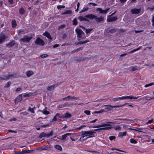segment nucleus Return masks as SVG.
<instances>
[{
	"instance_id": "5701e85b",
	"label": "nucleus",
	"mask_w": 154,
	"mask_h": 154,
	"mask_svg": "<svg viewBox=\"0 0 154 154\" xmlns=\"http://www.w3.org/2000/svg\"><path fill=\"white\" fill-rule=\"evenodd\" d=\"M13 75V74H9L7 75H3V79L4 80H6L10 78Z\"/></svg>"
},
{
	"instance_id": "f257e3e1",
	"label": "nucleus",
	"mask_w": 154,
	"mask_h": 154,
	"mask_svg": "<svg viewBox=\"0 0 154 154\" xmlns=\"http://www.w3.org/2000/svg\"><path fill=\"white\" fill-rule=\"evenodd\" d=\"M75 32L77 34V37L78 40H80L81 39H84L86 38L85 33L81 29H76Z\"/></svg>"
},
{
	"instance_id": "393cba45",
	"label": "nucleus",
	"mask_w": 154,
	"mask_h": 154,
	"mask_svg": "<svg viewBox=\"0 0 154 154\" xmlns=\"http://www.w3.org/2000/svg\"><path fill=\"white\" fill-rule=\"evenodd\" d=\"M88 58V57H82L78 58L77 59V60L78 61H83Z\"/></svg>"
},
{
	"instance_id": "39448f33",
	"label": "nucleus",
	"mask_w": 154,
	"mask_h": 154,
	"mask_svg": "<svg viewBox=\"0 0 154 154\" xmlns=\"http://www.w3.org/2000/svg\"><path fill=\"white\" fill-rule=\"evenodd\" d=\"M53 134V131H51L49 134H46L44 132H42L40 134L38 137L40 138H42L43 137H49L50 136H52Z\"/></svg>"
},
{
	"instance_id": "aec40b11",
	"label": "nucleus",
	"mask_w": 154,
	"mask_h": 154,
	"mask_svg": "<svg viewBox=\"0 0 154 154\" xmlns=\"http://www.w3.org/2000/svg\"><path fill=\"white\" fill-rule=\"evenodd\" d=\"M22 95L21 94L17 96L15 99V101L17 102L20 101L22 99Z\"/></svg>"
},
{
	"instance_id": "ea45409f",
	"label": "nucleus",
	"mask_w": 154,
	"mask_h": 154,
	"mask_svg": "<svg viewBox=\"0 0 154 154\" xmlns=\"http://www.w3.org/2000/svg\"><path fill=\"white\" fill-rule=\"evenodd\" d=\"M67 97H69V98H70L72 99H74L75 100H76L78 99V98L75 97H74L73 96H67Z\"/></svg>"
},
{
	"instance_id": "4c0bfd02",
	"label": "nucleus",
	"mask_w": 154,
	"mask_h": 154,
	"mask_svg": "<svg viewBox=\"0 0 154 154\" xmlns=\"http://www.w3.org/2000/svg\"><path fill=\"white\" fill-rule=\"evenodd\" d=\"M56 116H57V117L62 118L63 119V115L62 114H60L59 113H57L56 114Z\"/></svg>"
},
{
	"instance_id": "f3484780",
	"label": "nucleus",
	"mask_w": 154,
	"mask_h": 154,
	"mask_svg": "<svg viewBox=\"0 0 154 154\" xmlns=\"http://www.w3.org/2000/svg\"><path fill=\"white\" fill-rule=\"evenodd\" d=\"M32 150H24L22 151L19 152L17 154H23L24 153H28L31 152L32 151Z\"/></svg>"
},
{
	"instance_id": "4be33fe9",
	"label": "nucleus",
	"mask_w": 154,
	"mask_h": 154,
	"mask_svg": "<svg viewBox=\"0 0 154 154\" xmlns=\"http://www.w3.org/2000/svg\"><path fill=\"white\" fill-rule=\"evenodd\" d=\"M80 27L85 30V32L87 34L90 33V32L93 30L92 28L87 29H85L84 27L82 26H80Z\"/></svg>"
},
{
	"instance_id": "5fc2aeb1",
	"label": "nucleus",
	"mask_w": 154,
	"mask_h": 154,
	"mask_svg": "<svg viewBox=\"0 0 154 154\" xmlns=\"http://www.w3.org/2000/svg\"><path fill=\"white\" fill-rule=\"evenodd\" d=\"M65 27H66V25L65 24L61 25L59 27L58 29H63V28Z\"/></svg>"
},
{
	"instance_id": "37998d69",
	"label": "nucleus",
	"mask_w": 154,
	"mask_h": 154,
	"mask_svg": "<svg viewBox=\"0 0 154 154\" xmlns=\"http://www.w3.org/2000/svg\"><path fill=\"white\" fill-rule=\"evenodd\" d=\"M48 56V55L47 54H43L41 55L40 57L42 58H45Z\"/></svg>"
},
{
	"instance_id": "6e6552de",
	"label": "nucleus",
	"mask_w": 154,
	"mask_h": 154,
	"mask_svg": "<svg viewBox=\"0 0 154 154\" xmlns=\"http://www.w3.org/2000/svg\"><path fill=\"white\" fill-rule=\"evenodd\" d=\"M7 38V36L2 33L0 35V44L5 42Z\"/></svg>"
},
{
	"instance_id": "49530a36",
	"label": "nucleus",
	"mask_w": 154,
	"mask_h": 154,
	"mask_svg": "<svg viewBox=\"0 0 154 154\" xmlns=\"http://www.w3.org/2000/svg\"><path fill=\"white\" fill-rule=\"evenodd\" d=\"M130 142L132 143H137V141L134 139L131 138L130 139Z\"/></svg>"
},
{
	"instance_id": "bf43d9fd",
	"label": "nucleus",
	"mask_w": 154,
	"mask_h": 154,
	"mask_svg": "<svg viewBox=\"0 0 154 154\" xmlns=\"http://www.w3.org/2000/svg\"><path fill=\"white\" fill-rule=\"evenodd\" d=\"M86 125H82L80 127H79V128H77V129H79V130H80V129H82V128H83L84 127H86Z\"/></svg>"
},
{
	"instance_id": "864d4df0",
	"label": "nucleus",
	"mask_w": 154,
	"mask_h": 154,
	"mask_svg": "<svg viewBox=\"0 0 154 154\" xmlns=\"http://www.w3.org/2000/svg\"><path fill=\"white\" fill-rule=\"evenodd\" d=\"M116 138L115 136H111L109 137V139L110 140L112 141Z\"/></svg>"
},
{
	"instance_id": "4468645a",
	"label": "nucleus",
	"mask_w": 154,
	"mask_h": 154,
	"mask_svg": "<svg viewBox=\"0 0 154 154\" xmlns=\"http://www.w3.org/2000/svg\"><path fill=\"white\" fill-rule=\"evenodd\" d=\"M95 20L97 23H100L101 22H103L104 21V17H97L96 18H95Z\"/></svg>"
},
{
	"instance_id": "6e6d98bb",
	"label": "nucleus",
	"mask_w": 154,
	"mask_h": 154,
	"mask_svg": "<svg viewBox=\"0 0 154 154\" xmlns=\"http://www.w3.org/2000/svg\"><path fill=\"white\" fill-rule=\"evenodd\" d=\"M153 121V119H151L149 120L146 123V125H148L150 123H152Z\"/></svg>"
},
{
	"instance_id": "de8ad7c7",
	"label": "nucleus",
	"mask_w": 154,
	"mask_h": 154,
	"mask_svg": "<svg viewBox=\"0 0 154 154\" xmlns=\"http://www.w3.org/2000/svg\"><path fill=\"white\" fill-rule=\"evenodd\" d=\"M90 111L88 110H86L84 111V113L87 115H89L90 114Z\"/></svg>"
},
{
	"instance_id": "0eeeda50",
	"label": "nucleus",
	"mask_w": 154,
	"mask_h": 154,
	"mask_svg": "<svg viewBox=\"0 0 154 154\" xmlns=\"http://www.w3.org/2000/svg\"><path fill=\"white\" fill-rule=\"evenodd\" d=\"M141 11V8H136L131 9L130 12L131 14H139Z\"/></svg>"
},
{
	"instance_id": "c9c22d12",
	"label": "nucleus",
	"mask_w": 154,
	"mask_h": 154,
	"mask_svg": "<svg viewBox=\"0 0 154 154\" xmlns=\"http://www.w3.org/2000/svg\"><path fill=\"white\" fill-rule=\"evenodd\" d=\"M117 29H112L109 31V32H110L112 34L115 32H116L117 31Z\"/></svg>"
},
{
	"instance_id": "a18cd8bd",
	"label": "nucleus",
	"mask_w": 154,
	"mask_h": 154,
	"mask_svg": "<svg viewBox=\"0 0 154 154\" xmlns=\"http://www.w3.org/2000/svg\"><path fill=\"white\" fill-rule=\"evenodd\" d=\"M41 112H42L44 114L46 115L50 113V112L48 111L47 110H42L41 111Z\"/></svg>"
},
{
	"instance_id": "6ab92c4d",
	"label": "nucleus",
	"mask_w": 154,
	"mask_h": 154,
	"mask_svg": "<svg viewBox=\"0 0 154 154\" xmlns=\"http://www.w3.org/2000/svg\"><path fill=\"white\" fill-rule=\"evenodd\" d=\"M58 85L57 84H54L51 86L48 87L47 89L49 91H52L54 89L55 87H57Z\"/></svg>"
},
{
	"instance_id": "2eb2a0df",
	"label": "nucleus",
	"mask_w": 154,
	"mask_h": 154,
	"mask_svg": "<svg viewBox=\"0 0 154 154\" xmlns=\"http://www.w3.org/2000/svg\"><path fill=\"white\" fill-rule=\"evenodd\" d=\"M71 134L70 133H66L61 136V138L60 139L61 140H65L67 137L70 135Z\"/></svg>"
},
{
	"instance_id": "e2e57ef3",
	"label": "nucleus",
	"mask_w": 154,
	"mask_h": 154,
	"mask_svg": "<svg viewBox=\"0 0 154 154\" xmlns=\"http://www.w3.org/2000/svg\"><path fill=\"white\" fill-rule=\"evenodd\" d=\"M57 116H56V115H55V116L52 119V121H56L57 120Z\"/></svg>"
},
{
	"instance_id": "c85d7f7f",
	"label": "nucleus",
	"mask_w": 154,
	"mask_h": 154,
	"mask_svg": "<svg viewBox=\"0 0 154 154\" xmlns=\"http://www.w3.org/2000/svg\"><path fill=\"white\" fill-rule=\"evenodd\" d=\"M54 147L60 151H62L63 149L61 146L59 145H55Z\"/></svg>"
},
{
	"instance_id": "473e14b6",
	"label": "nucleus",
	"mask_w": 154,
	"mask_h": 154,
	"mask_svg": "<svg viewBox=\"0 0 154 154\" xmlns=\"http://www.w3.org/2000/svg\"><path fill=\"white\" fill-rule=\"evenodd\" d=\"M11 82H8L5 85L4 88H9L11 85Z\"/></svg>"
},
{
	"instance_id": "c03bdc74",
	"label": "nucleus",
	"mask_w": 154,
	"mask_h": 154,
	"mask_svg": "<svg viewBox=\"0 0 154 154\" xmlns=\"http://www.w3.org/2000/svg\"><path fill=\"white\" fill-rule=\"evenodd\" d=\"M110 101L111 102H116L118 101V99L117 97H115V98H112L111 99H110Z\"/></svg>"
},
{
	"instance_id": "bb28decb",
	"label": "nucleus",
	"mask_w": 154,
	"mask_h": 154,
	"mask_svg": "<svg viewBox=\"0 0 154 154\" xmlns=\"http://www.w3.org/2000/svg\"><path fill=\"white\" fill-rule=\"evenodd\" d=\"M33 74V71L30 70L27 71L26 72V75L28 77L32 75Z\"/></svg>"
},
{
	"instance_id": "0e129e2a",
	"label": "nucleus",
	"mask_w": 154,
	"mask_h": 154,
	"mask_svg": "<svg viewBox=\"0 0 154 154\" xmlns=\"http://www.w3.org/2000/svg\"><path fill=\"white\" fill-rule=\"evenodd\" d=\"M8 131L10 132L14 133H17V132L15 131L12 130H9Z\"/></svg>"
},
{
	"instance_id": "603ef678",
	"label": "nucleus",
	"mask_w": 154,
	"mask_h": 154,
	"mask_svg": "<svg viewBox=\"0 0 154 154\" xmlns=\"http://www.w3.org/2000/svg\"><path fill=\"white\" fill-rule=\"evenodd\" d=\"M107 106V107L106 108V109H107L109 110H111V108L110 107H112L111 106H112L109 105H105L104 106Z\"/></svg>"
},
{
	"instance_id": "7ed1b4c3",
	"label": "nucleus",
	"mask_w": 154,
	"mask_h": 154,
	"mask_svg": "<svg viewBox=\"0 0 154 154\" xmlns=\"http://www.w3.org/2000/svg\"><path fill=\"white\" fill-rule=\"evenodd\" d=\"M140 97V96H138L137 97H134L132 96H124L122 97H117L118 100H122L127 99H137L138 97Z\"/></svg>"
},
{
	"instance_id": "774afa93",
	"label": "nucleus",
	"mask_w": 154,
	"mask_h": 154,
	"mask_svg": "<svg viewBox=\"0 0 154 154\" xmlns=\"http://www.w3.org/2000/svg\"><path fill=\"white\" fill-rule=\"evenodd\" d=\"M66 37H67L66 35V34L64 33L63 35L62 38L63 39H64V38H66Z\"/></svg>"
},
{
	"instance_id": "412c9836",
	"label": "nucleus",
	"mask_w": 154,
	"mask_h": 154,
	"mask_svg": "<svg viewBox=\"0 0 154 154\" xmlns=\"http://www.w3.org/2000/svg\"><path fill=\"white\" fill-rule=\"evenodd\" d=\"M15 44L14 41H12L11 42H10L8 44H6V45L7 47H11L14 46Z\"/></svg>"
},
{
	"instance_id": "f03ea898",
	"label": "nucleus",
	"mask_w": 154,
	"mask_h": 154,
	"mask_svg": "<svg viewBox=\"0 0 154 154\" xmlns=\"http://www.w3.org/2000/svg\"><path fill=\"white\" fill-rule=\"evenodd\" d=\"M106 126V127L101 128V130H109L112 128V127L111 125L109 124H104L100 125L94 126L93 127V128H100Z\"/></svg>"
},
{
	"instance_id": "3c124183",
	"label": "nucleus",
	"mask_w": 154,
	"mask_h": 154,
	"mask_svg": "<svg viewBox=\"0 0 154 154\" xmlns=\"http://www.w3.org/2000/svg\"><path fill=\"white\" fill-rule=\"evenodd\" d=\"M138 70L137 67L136 66H133L132 67L131 71H135L136 70Z\"/></svg>"
},
{
	"instance_id": "09e8293b",
	"label": "nucleus",
	"mask_w": 154,
	"mask_h": 154,
	"mask_svg": "<svg viewBox=\"0 0 154 154\" xmlns=\"http://www.w3.org/2000/svg\"><path fill=\"white\" fill-rule=\"evenodd\" d=\"M28 110L30 111L32 113H35L34 110V108H31L30 106L29 107Z\"/></svg>"
},
{
	"instance_id": "20e7f679",
	"label": "nucleus",
	"mask_w": 154,
	"mask_h": 154,
	"mask_svg": "<svg viewBox=\"0 0 154 154\" xmlns=\"http://www.w3.org/2000/svg\"><path fill=\"white\" fill-rule=\"evenodd\" d=\"M32 38V36H29L26 35H25L23 38L20 39V42H22L24 43L29 42Z\"/></svg>"
},
{
	"instance_id": "f8f14e48",
	"label": "nucleus",
	"mask_w": 154,
	"mask_h": 154,
	"mask_svg": "<svg viewBox=\"0 0 154 154\" xmlns=\"http://www.w3.org/2000/svg\"><path fill=\"white\" fill-rule=\"evenodd\" d=\"M84 133H85L84 134L90 135L93 137H94L95 136L94 135V134L95 133V132L94 131H84Z\"/></svg>"
},
{
	"instance_id": "a19ab883",
	"label": "nucleus",
	"mask_w": 154,
	"mask_h": 154,
	"mask_svg": "<svg viewBox=\"0 0 154 154\" xmlns=\"http://www.w3.org/2000/svg\"><path fill=\"white\" fill-rule=\"evenodd\" d=\"M88 9V7L84 8L80 12V13H82L86 11Z\"/></svg>"
},
{
	"instance_id": "69168bd1",
	"label": "nucleus",
	"mask_w": 154,
	"mask_h": 154,
	"mask_svg": "<svg viewBox=\"0 0 154 154\" xmlns=\"http://www.w3.org/2000/svg\"><path fill=\"white\" fill-rule=\"evenodd\" d=\"M83 49V47H81L79 48H77V49H76V52H77V51H79L80 50H82Z\"/></svg>"
},
{
	"instance_id": "1a4fd4ad",
	"label": "nucleus",
	"mask_w": 154,
	"mask_h": 154,
	"mask_svg": "<svg viewBox=\"0 0 154 154\" xmlns=\"http://www.w3.org/2000/svg\"><path fill=\"white\" fill-rule=\"evenodd\" d=\"M117 19L116 17H111L109 16L107 18V21L108 22L114 21H116Z\"/></svg>"
},
{
	"instance_id": "423d86ee",
	"label": "nucleus",
	"mask_w": 154,
	"mask_h": 154,
	"mask_svg": "<svg viewBox=\"0 0 154 154\" xmlns=\"http://www.w3.org/2000/svg\"><path fill=\"white\" fill-rule=\"evenodd\" d=\"M35 43L37 45L43 46L45 45L44 41L39 37H38L35 41Z\"/></svg>"
},
{
	"instance_id": "a878e982",
	"label": "nucleus",
	"mask_w": 154,
	"mask_h": 154,
	"mask_svg": "<svg viewBox=\"0 0 154 154\" xmlns=\"http://www.w3.org/2000/svg\"><path fill=\"white\" fill-rule=\"evenodd\" d=\"M115 120H125V121H126V122H125V123H128V124L130 123V120L129 119H116Z\"/></svg>"
},
{
	"instance_id": "f704fd0d",
	"label": "nucleus",
	"mask_w": 154,
	"mask_h": 154,
	"mask_svg": "<svg viewBox=\"0 0 154 154\" xmlns=\"http://www.w3.org/2000/svg\"><path fill=\"white\" fill-rule=\"evenodd\" d=\"M89 42V41L88 40H86L85 41H83V42L80 41V42H79L77 44V45H79V44H85L86 43Z\"/></svg>"
},
{
	"instance_id": "72a5a7b5",
	"label": "nucleus",
	"mask_w": 154,
	"mask_h": 154,
	"mask_svg": "<svg viewBox=\"0 0 154 154\" xmlns=\"http://www.w3.org/2000/svg\"><path fill=\"white\" fill-rule=\"evenodd\" d=\"M151 97H148L147 96H145L144 97H143L141 98L140 100L141 99H145L146 100H150L151 99Z\"/></svg>"
},
{
	"instance_id": "052dcab7",
	"label": "nucleus",
	"mask_w": 154,
	"mask_h": 154,
	"mask_svg": "<svg viewBox=\"0 0 154 154\" xmlns=\"http://www.w3.org/2000/svg\"><path fill=\"white\" fill-rule=\"evenodd\" d=\"M46 148L45 150H50L51 149V147L49 146H47L45 147Z\"/></svg>"
},
{
	"instance_id": "9b49d317",
	"label": "nucleus",
	"mask_w": 154,
	"mask_h": 154,
	"mask_svg": "<svg viewBox=\"0 0 154 154\" xmlns=\"http://www.w3.org/2000/svg\"><path fill=\"white\" fill-rule=\"evenodd\" d=\"M109 9L110 8H108L105 10H103L101 8H97V10L99 11L100 13L105 14H106Z\"/></svg>"
},
{
	"instance_id": "cd10ccee",
	"label": "nucleus",
	"mask_w": 154,
	"mask_h": 154,
	"mask_svg": "<svg viewBox=\"0 0 154 154\" xmlns=\"http://www.w3.org/2000/svg\"><path fill=\"white\" fill-rule=\"evenodd\" d=\"M126 132H119V137H122L124 136H125L126 135Z\"/></svg>"
},
{
	"instance_id": "2f4dec72",
	"label": "nucleus",
	"mask_w": 154,
	"mask_h": 154,
	"mask_svg": "<svg viewBox=\"0 0 154 154\" xmlns=\"http://www.w3.org/2000/svg\"><path fill=\"white\" fill-rule=\"evenodd\" d=\"M12 26L13 28H15L17 26L16 21L15 20H13L11 22Z\"/></svg>"
},
{
	"instance_id": "e433bc0d",
	"label": "nucleus",
	"mask_w": 154,
	"mask_h": 154,
	"mask_svg": "<svg viewBox=\"0 0 154 154\" xmlns=\"http://www.w3.org/2000/svg\"><path fill=\"white\" fill-rule=\"evenodd\" d=\"M73 25H76L77 24V19L76 18H75L72 20Z\"/></svg>"
},
{
	"instance_id": "7c9ffc66",
	"label": "nucleus",
	"mask_w": 154,
	"mask_h": 154,
	"mask_svg": "<svg viewBox=\"0 0 154 154\" xmlns=\"http://www.w3.org/2000/svg\"><path fill=\"white\" fill-rule=\"evenodd\" d=\"M19 13L22 15H23L25 13V10L23 8H21L19 10Z\"/></svg>"
},
{
	"instance_id": "680f3d73",
	"label": "nucleus",
	"mask_w": 154,
	"mask_h": 154,
	"mask_svg": "<svg viewBox=\"0 0 154 154\" xmlns=\"http://www.w3.org/2000/svg\"><path fill=\"white\" fill-rule=\"evenodd\" d=\"M49 126V124H47L46 125H42L40 126L41 127H46L47 126Z\"/></svg>"
},
{
	"instance_id": "58836bf2",
	"label": "nucleus",
	"mask_w": 154,
	"mask_h": 154,
	"mask_svg": "<svg viewBox=\"0 0 154 154\" xmlns=\"http://www.w3.org/2000/svg\"><path fill=\"white\" fill-rule=\"evenodd\" d=\"M129 129L134 130L137 131H140L142 130V128H137L136 129H134L131 128H130Z\"/></svg>"
},
{
	"instance_id": "dca6fc26",
	"label": "nucleus",
	"mask_w": 154,
	"mask_h": 154,
	"mask_svg": "<svg viewBox=\"0 0 154 154\" xmlns=\"http://www.w3.org/2000/svg\"><path fill=\"white\" fill-rule=\"evenodd\" d=\"M43 35L46 37H47L48 39L52 40L53 38L51 36L50 34L48 32H45V33H43Z\"/></svg>"
},
{
	"instance_id": "a211bd4d",
	"label": "nucleus",
	"mask_w": 154,
	"mask_h": 154,
	"mask_svg": "<svg viewBox=\"0 0 154 154\" xmlns=\"http://www.w3.org/2000/svg\"><path fill=\"white\" fill-rule=\"evenodd\" d=\"M63 119L65 118L68 119L72 117V115L68 112H67L65 114H64V115H63Z\"/></svg>"
},
{
	"instance_id": "c756f323",
	"label": "nucleus",
	"mask_w": 154,
	"mask_h": 154,
	"mask_svg": "<svg viewBox=\"0 0 154 154\" xmlns=\"http://www.w3.org/2000/svg\"><path fill=\"white\" fill-rule=\"evenodd\" d=\"M72 13V11L70 10H67L65 11L64 12L62 13V14H71Z\"/></svg>"
},
{
	"instance_id": "79ce46f5",
	"label": "nucleus",
	"mask_w": 154,
	"mask_h": 154,
	"mask_svg": "<svg viewBox=\"0 0 154 154\" xmlns=\"http://www.w3.org/2000/svg\"><path fill=\"white\" fill-rule=\"evenodd\" d=\"M114 129L116 130L120 131L121 130V128L119 126H116L114 127Z\"/></svg>"
},
{
	"instance_id": "9d476101",
	"label": "nucleus",
	"mask_w": 154,
	"mask_h": 154,
	"mask_svg": "<svg viewBox=\"0 0 154 154\" xmlns=\"http://www.w3.org/2000/svg\"><path fill=\"white\" fill-rule=\"evenodd\" d=\"M84 131H82L81 133V135L82 136L80 138L79 140L81 141H83L86 140L88 138V137H87L86 136H85L86 134H84Z\"/></svg>"
},
{
	"instance_id": "338daca9",
	"label": "nucleus",
	"mask_w": 154,
	"mask_h": 154,
	"mask_svg": "<svg viewBox=\"0 0 154 154\" xmlns=\"http://www.w3.org/2000/svg\"><path fill=\"white\" fill-rule=\"evenodd\" d=\"M122 106H120V105H116L115 106H111L112 108H116V107H120Z\"/></svg>"
},
{
	"instance_id": "ddd939ff",
	"label": "nucleus",
	"mask_w": 154,
	"mask_h": 154,
	"mask_svg": "<svg viewBox=\"0 0 154 154\" xmlns=\"http://www.w3.org/2000/svg\"><path fill=\"white\" fill-rule=\"evenodd\" d=\"M85 17L91 20H93L94 19L96 18L97 16L92 14H89L86 15L85 16Z\"/></svg>"
},
{
	"instance_id": "4d7b16f0",
	"label": "nucleus",
	"mask_w": 154,
	"mask_h": 154,
	"mask_svg": "<svg viewBox=\"0 0 154 154\" xmlns=\"http://www.w3.org/2000/svg\"><path fill=\"white\" fill-rule=\"evenodd\" d=\"M65 7V6L64 5H59L57 6V8L58 9H59L61 8H64Z\"/></svg>"
},
{
	"instance_id": "b1692460",
	"label": "nucleus",
	"mask_w": 154,
	"mask_h": 154,
	"mask_svg": "<svg viewBox=\"0 0 154 154\" xmlns=\"http://www.w3.org/2000/svg\"><path fill=\"white\" fill-rule=\"evenodd\" d=\"M85 17H83L82 16H79L78 17V19H79L80 21H89V20L85 18Z\"/></svg>"
},
{
	"instance_id": "13d9d810",
	"label": "nucleus",
	"mask_w": 154,
	"mask_h": 154,
	"mask_svg": "<svg viewBox=\"0 0 154 154\" xmlns=\"http://www.w3.org/2000/svg\"><path fill=\"white\" fill-rule=\"evenodd\" d=\"M111 149L112 150H118V151H119L122 152H125V151H123L122 150H120V149H117L112 148Z\"/></svg>"
},
{
	"instance_id": "8fccbe9b",
	"label": "nucleus",
	"mask_w": 154,
	"mask_h": 154,
	"mask_svg": "<svg viewBox=\"0 0 154 154\" xmlns=\"http://www.w3.org/2000/svg\"><path fill=\"white\" fill-rule=\"evenodd\" d=\"M154 85V83H150V84H148L145 85L144 87L145 88H146V87H149L150 86L153 85Z\"/></svg>"
}]
</instances>
